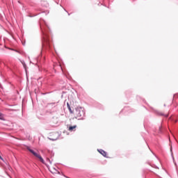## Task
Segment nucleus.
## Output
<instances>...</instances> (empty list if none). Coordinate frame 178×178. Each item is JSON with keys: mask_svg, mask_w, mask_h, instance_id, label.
I'll use <instances>...</instances> for the list:
<instances>
[{"mask_svg": "<svg viewBox=\"0 0 178 178\" xmlns=\"http://www.w3.org/2000/svg\"><path fill=\"white\" fill-rule=\"evenodd\" d=\"M75 115L80 120H83L86 118V111L84 108L77 107L75 111Z\"/></svg>", "mask_w": 178, "mask_h": 178, "instance_id": "nucleus-1", "label": "nucleus"}, {"mask_svg": "<svg viewBox=\"0 0 178 178\" xmlns=\"http://www.w3.org/2000/svg\"><path fill=\"white\" fill-rule=\"evenodd\" d=\"M28 151H29V152H31V154H33V155H34V156H36V158H38L40 161V162H42V163H44V159H42V157L41 156V155L38 154L37 152H34V150L31 149L29 147H26Z\"/></svg>", "mask_w": 178, "mask_h": 178, "instance_id": "nucleus-2", "label": "nucleus"}, {"mask_svg": "<svg viewBox=\"0 0 178 178\" xmlns=\"http://www.w3.org/2000/svg\"><path fill=\"white\" fill-rule=\"evenodd\" d=\"M40 29H41L42 33V34L44 35L43 41L46 42H48V39L47 38V33H45L46 29H44V27L42 26H40Z\"/></svg>", "mask_w": 178, "mask_h": 178, "instance_id": "nucleus-3", "label": "nucleus"}, {"mask_svg": "<svg viewBox=\"0 0 178 178\" xmlns=\"http://www.w3.org/2000/svg\"><path fill=\"white\" fill-rule=\"evenodd\" d=\"M98 152H99V154H101L102 155H103V156H106L107 153L106 152H105L104 149H97Z\"/></svg>", "mask_w": 178, "mask_h": 178, "instance_id": "nucleus-4", "label": "nucleus"}, {"mask_svg": "<svg viewBox=\"0 0 178 178\" xmlns=\"http://www.w3.org/2000/svg\"><path fill=\"white\" fill-rule=\"evenodd\" d=\"M76 127H77V126H76V125L72 126V127H69V131H73V130H74V129H76Z\"/></svg>", "mask_w": 178, "mask_h": 178, "instance_id": "nucleus-5", "label": "nucleus"}, {"mask_svg": "<svg viewBox=\"0 0 178 178\" xmlns=\"http://www.w3.org/2000/svg\"><path fill=\"white\" fill-rule=\"evenodd\" d=\"M47 162H49V163H52V161H51V159H49V158H47Z\"/></svg>", "mask_w": 178, "mask_h": 178, "instance_id": "nucleus-6", "label": "nucleus"}, {"mask_svg": "<svg viewBox=\"0 0 178 178\" xmlns=\"http://www.w3.org/2000/svg\"><path fill=\"white\" fill-rule=\"evenodd\" d=\"M49 140H51V141H56V140H57V138H49Z\"/></svg>", "mask_w": 178, "mask_h": 178, "instance_id": "nucleus-7", "label": "nucleus"}, {"mask_svg": "<svg viewBox=\"0 0 178 178\" xmlns=\"http://www.w3.org/2000/svg\"><path fill=\"white\" fill-rule=\"evenodd\" d=\"M67 105L68 108H69V109H70V110H71V109H70V105H69V103H67Z\"/></svg>", "mask_w": 178, "mask_h": 178, "instance_id": "nucleus-8", "label": "nucleus"}, {"mask_svg": "<svg viewBox=\"0 0 178 178\" xmlns=\"http://www.w3.org/2000/svg\"><path fill=\"white\" fill-rule=\"evenodd\" d=\"M3 116H2V113H0V119H2Z\"/></svg>", "mask_w": 178, "mask_h": 178, "instance_id": "nucleus-9", "label": "nucleus"}, {"mask_svg": "<svg viewBox=\"0 0 178 178\" xmlns=\"http://www.w3.org/2000/svg\"><path fill=\"white\" fill-rule=\"evenodd\" d=\"M0 159H1V161H3V159L2 156H0Z\"/></svg>", "mask_w": 178, "mask_h": 178, "instance_id": "nucleus-10", "label": "nucleus"}, {"mask_svg": "<svg viewBox=\"0 0 178 178\" xmlns=\"http://www.w3.org/2000/svg\"><path fill=\"white\" fill-rule=\"evenodd\" d=\"M165 118H168V115H165Z\"/></svg>", "mask_w": 178, "mask_h": 178, "instance_id": "nucleus-11", "label": "nucleus"}, {"mask_svg": "<svg viewBox=\"0 0 178 178\" xmlns=\"http://www.w3.org/2000/svg\"><path fill=\"white\" fill-rule=\"evenodd\" d=\"M51 156H54V154H51Z\"/></svg>", "mask_w": 178, "mask_h": 178, "instance_id": "nucleus-12", "label": "nucleus"}, {"mask_svg": "<svg viewBox=\"0 0 178 178\" xmlns=\"http://www.w3.org/2000/svg\"><path fill=\"white\" fill-rule=\"evenodd\" d=\"M49 154L51 152V151H48Z\"/></svg>", "mask_w": 178, "mask_h": 178, "instance_id": "nucleus-13", "label": "nucleus"}]
</instances>
